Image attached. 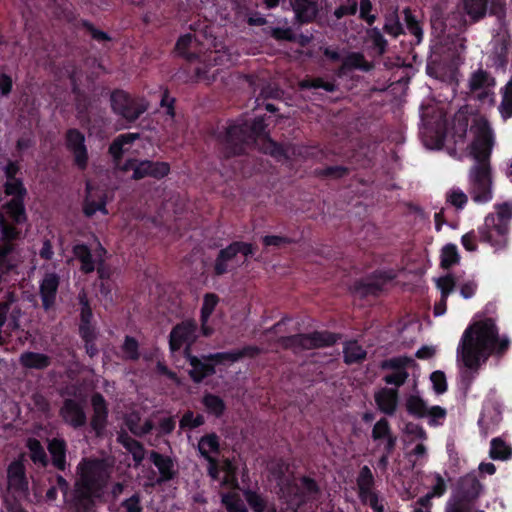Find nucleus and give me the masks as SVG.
Here are the masks:
<instances>
[{"mask_svg": "<svg viewBox=\"0 0 512 512\" xmlns=\"http://www.w3.org/2000/svg\"><path fill=\"white\" fill-rule=\"evenodd\" d=\"M109 100L112 112L125 123V128H129L148 109L145 99L119 88L111 91Z\"/></svg>", "mask_w": 512, "mask_h": 512, "instance_id": "obj_7", "label": "nucleus"}, {"mask_svg": "<svg viewBox=\"0 0 512 512\" xmlns=\"http://www.w3.org/2000/svg\"><path fill=\"white\" fill-rule=\"evenodd\" d=\"M91 404L93 408V415L90 421V426L97 436H100L107 426L108 421V406L104 396L100 393L92 395Z\"/></svg>", "mask_w": 512, "mask_h": 512, "instance_id": "obj_18", "label": "nucleus"}, {"mask_svg": "<svg viewBox=\"0 0 512 512\" xmlns=\"http://www.w3.org/2000/svg\"><path fill=\"white\" fill-rule=\"evenodd\" d=\"M489 456L493 460L507 461L512 457V446L501 437L493 438L490 442Z\"/></svg>", "mask_w": 512, "mask_h": 512, "instance_id": "obj_39", "label": "nucleus"}, {"mask_svg": "<svg viewBox=\"0 0 512 512\" xmlns=\"http://www.w3.org/2000/svg\"><path fill=\"white\" fill-rule=\"evenodd\" d=\"M17 243H0V269L9 272L16 267Z\"/></svg>", "mask_w": 512, "mask_h": 512, "instance_id": "obj_38", "label": "nucleus"}, {"mask_svg": "<svg viewBox=\"0 0 512 512\" xmlns=\"http://www.w3.org/2000/svg\"><path fill=\"white\" fill-rule=\"evenodd\" d=\"M105 481L97 461H89L81 469L69 497L65 500L70 512H96Z\"/></svg>", "mask_w": 512, "mask_h": 512, "instance_id": "obj_3", "label": "nucleus"}, {"mask_svg": "<svg viewBox=\"0 0 512 512\" xmlns=\"http://www.w3.org/2000/svg\"><path fill=\"white\" fill-rule=\"evenodd\" d=\"M78 27L85 29L91 36V38L99 43L110 42L112 40L111 36L97 29L92 22L86 19H80L78 22Z\"/></svg>", "mask_w": 512, "mask_h": 512, "instance_id": "obj_53", "label": "nucleus"}, {"mask_svg": "<svg viewBox=\"0 0 512 512\" xmlns=\"http://www.w3.org/2000/svg\"><path fill=\"white\" fill-rule=\"evenodd\" d=\"M494 84V78H492L489 73L483 69H478L473 72L469 79V88L473 92L493 86Z\"/></svg>", "mask_w": 512, "mask_h": 512, "instance_id": "obj_46", "label": "nucleus"}, {"mask_svg": "<svg viewBox=\"0 0 512 512\" xmlns=\"http://www.w3.org/2000/svg\"><path fill=\"white\" fill-rule=\"evenodd\" d=\"M406 411L415 418L427 417V404L419 395H409L405 402Z\"/></svg>", "mask_w": 512, "mask_h": 512, "instance_id": "obj_44", "label": "nucleus"}, {"mask_svg": "<svg viewBox=\"0 0 512 512\" xmlns=\"http://www.w3.org/2000/svg\"><path fill=\"white\" fill-rule=\"evenodd\" d=\"M222 470L225 472L222 485L231 489L239 488L238 467L236 463L233 460L227 458L223 461Z\"/></svg>", "mask_w": 512, "mask_h": 512, "instance_id": "obj_45", "label": "nucleus"}, {"mask_svg": "<svg viewBox=\"0 0 512 512\" xmlns=\"http://www.w3.org/2000/svg\"><path fill=\"white\" fill-rule=\"evenodd\" d=\"M447 203L456 209H463L468 202L467 195L460 188H452L446 194Z\"/></svg>", "mask_w": 512, "mask_h": 512, "instance_id": "obj_62", "label": "nucleus"}, {"mask_svg": "<svg viewBox=\"0 0 512 512\" xmlns=\"http://www.w3.org/2000/svg\"><path fill=\"white\" fill-rule=\"evenodd\" d=\"M20 363L28 369L44 370L51 365L52 359L43 353L27 351L21 354Z\"/></svg>", "mask_w": 512, "mask_h": 512, "instance_id": "obj_31", "label": "nucleus"}, {"mask_svg": "<svg viewBox=\"0 0 512 512\" xmlns=\"http://www.w3.org/2000/svg\"><path fill=\"white\" fill-rule=\"evenodd\" d=\"M198 451L204 459L212 457L210 453L218 454L220 452L218 435L216 433H209L202 436L198 442Z\"/></svg>", "mask_w": 512, "mask_h": 512, "instance_id": "obj_41", "label": "nucleus"}, {"mask_svg": "<svg viewBox=\"0 0 512 512\" xmlns=\"http://www.w3.org/2000/svg\"><path fill=\"white\" fill-rule=\"evenodd\" d=\"M3 209L12 223L22 225L28 220L25 200L10 199L3 205Z\"/></svg>", "mask_w": 512, "mask_h": 512, "instance_id": "obj_33", "label": "nucleus"}, {"mask_svg": "<svg viewBox=\"0 0 512 512\" xmlns=\"http://www.w3.org/2000/svg\"><path fill=\"white\" fill-rule=\"evenodd\" d=\"M120 508H123L125 512H143L141 492L136 491L130 497L124 499L120 503Z\"/></svg>", "mask_w": 512, "mask_h": 512, "instance_id": "obj_64", "label": "nucleus"}, {"mask_svg": "<svg viewBox=\"0 0 512 512\" xmlns=\"http://www.w3.org/2000/svg\"><path fill=\"white\" fill-rule=\"evenodd\" d=\"M261 352L260 348L255 345H246L242 349L227 352L211 353L205 356L206 360L214 363L237 362L243 357H256Z\"/></svg>", "mask_w": 512, "mask_h": 512, "instance_id": "obj_22", "label": "nucleus"}, {"mask_svg": "<svg viewBox=\"0 0 512 512\" xmlns=\"http://www.w3.org/2000/svg\"><path fill=\"white\" fill-rule=\"evenodd\" d=\"M366 42L368 43V53L373 58H381L389 50L388 40L378 27H370L366 30Z\"/></svg>", "mask_w": 512, "mask_h": 512, "instance_id": "obj_23", "label": "nucleus"}, {"mask_svg": "<svg viewBox=\"0 0 512 512\" xmlns=\"http://www.w3.org/2000/svg\"><path fill=\"white\" fill-rule=\"evenodd\" d=\"M291 4L300 24L313 22L318 14L317 4L312 0H292Z\"/></svg>", "mask_w": 512, "mask_h": 512, "instance_id": "obj_27", "label": "nucleus"}, {"mask_svg": "<svg viewBox=\"0 0 512 512\" xmlns=\"http://www.w3.org/2000/svg\"><path fill=\"white\" fill-rule=\"evenodd\" d=\"M122 351L125 354V358L131 361H137L140 358L139 343L132 336H125L124 343L122 345Z\"/></svg>", "mask_w": 512, "mask_h": 512, "instance_id": "obj_61", "label": "nucleus"}, {"mask_svg": "<svg viewBox=\"0 0 512 512\" xmlns=\"http://www.w3.org/2000/svg\"><path fill=\"white\" fill-rule=\"evenodd\" d=\"M59 285L60 276L57 273H45L39 285V295L45 311H49L55 306Z\"/></svg>", "mask_w": 512, "mask_h": 512, "instance_id": "obj_17", "label": "nucleus"}, {"mask_svg": "<svg viewBox=\"0 0 512 512\" xmlns=\"http://www.w3.org/2000/svg\"><path fill=\"white\" fill-rule=\"evenodd\" d=\"M243 496L253 512H268L271 504L267 498L257 491L246 489L243 491Z\"/></svg>", "mask_w": 512, "mask_h": 512, "instance_id": "obj_43", "label": "nucleus"}, {"mask_svg": "<svg viewBox=\"0 0 512 512\" xmlns=\"http://www.w3.org/2000/svg\"><path fill=\"white\" fill-rule=\"evenodd\" d=\"M403 14L409 33L415 37L416 44L421 43L423 40V28L421 22L416 18L409 7L404 8Z\"/></svg>", "mask_w": 512, "mask_h": 512, "instance_id": "obj_47", "label": "nucleus"}, {"mask_svg": "<svg viewBox=\"0 0 512 512\" xmlns=\"http://www.w3.org/2000/svg\"><path fill=\"white\" fill-rule=\"evenodd\" d=\"M278 342L283 348L292 349L295 352L318 349L314 331L310 333H298L290 336H282L279 338Z\"/></svg>", "mask_w": 512, "mask_h": 512, "instance_id": "obj_21", "label": "nucleus"}, {"mask_svg": "<svg viewBox=\"0 0 512 512\" xmlns=\"http://www.w3.org/2000/svg\"><path fill=\"white\" fill-rule=\"evenodd\" d=\"M301 86L306 89H323L330 93L338 90V85L334 81H325L320 77L304 80Z\"/></svg>", "mask_w": 512, "mask_h": 512, "instance_id": "obj_59", "label": "nucleus"}, {"mask_svg": "<svg viewBox=\"0 0 512 512\" xmlns=\"http://www.w3.org/2000/svg\"><path fill=\"white\" fill-rule=\"evenodd\" d=\"M502 421V412L499 405L495 402H487L483 405L478 426L481 436L484 438L494 433Z\"/></svg>", "mask_w": 512, "mask_h": 512, "instance_id": "obj_15", "label": "nucleus"}, {"mask_svg": "<svg viewBox=\"0 0 512 512\" xmlns=\"http://www.w3.org/2000/svg\"><path fill=\"white\" fill-rule=\"evenodd\" d=\"M366 358L367 351L356 340H349L344 343L343 361L345 364H361Z\"/></svg>", "mask_w": 512, "mask_h": 512, "instance_id": "obj_30", "label": "nucleus"}, {"mask_svg": "<svg viewBox=\"0 0 512 512\" xmlns=\"http://www.w3.org/2000/svg\"><path fill=\"white\" fill-rule=\"evenodd\" d=\"M149 459L159 471L158 484L169 482L177 476L178 471L172 457L152 450Z\"/></svg>", "mask_w": 512, "mask_h": 512, "instance_id": "obj_20", "label": "nucleus"}, {"mask_svg": "<svg viewBox=\"0 0 512 512\" xmlns=\"http://www.w3.org/2000/svg\"><path fill=\"white\" fill-rule=\"evenodd\" d=\"M510 346L507 336L500 337L497 325L492 320L473 322L462 334L457 348V357L468 369L462 373V385L470 389L475 374L491 355H503Z\"/></svg>", "mask_w": 512, "mask_h": 512, "instance_id": "obj_1", "label": "nucleus"}, {"mask_svg": "<svg viewBox=\"0 0 512 512\" xmlns=\"http://www.w3.org/2000/svg\"><path fill=\"white\" fill-rule=\"evenodd\" d=\"M266 127L262 117L255 118L251 124L244 122L230 125L224 137L225 156L229 158L245 154L249 146L268 135Z\"/></svg>", "mask_w": 512, "mask_h": 512, "instance_id": "obj_5", "label": "nucleus"}, {"mask_svg": "<svg viewBox=\"0 0 512 512\" xmlns=\"http://www.w3.org/2000/svg\"><path fill=\"white\" fill-rule=\"evenodd\" d=\"M254 144L258 146L261 152L272 157H283L285 155L283 147L269 135H264L263 138L259 139L258 142Z\"/></svg>", "mask_w": 512, "mask_h": 512, "instance_id": "obj_48", "label": "nucleus"}, {"mask_svg": "<svg viewBox=\"0 0 512 512\" xmlns=\"http://www.w3.org/2000/svg\"><path fill=\"white\" fill-rule=\"evenodd\" d=\"M393 270H376L366 280H358L354 283V292L361 298L367 296H379L384 286L395 279Z\"/></svg>", "mask_w": 512, "mask_h": 512, "instance_id": "obj_10", "label": "nucleus"}, {"mask_svg": "<svg viewBox=\"0 0 512 512\" xmlns=\"http://www.w3.org/2000/svg\"><path fill=\"white\" fill-rule=\"evenodd\" d=\"M7 481L9 488L15 492L25 493L29 489L26 467L22 460H13L7 467Z\"/></svg>", "mask_w": 512, "mask_h": 512, "instance_id": "obj_19", "label": "nucleus"}, {"mask_svg": "<svg viewBox=\"0 0 512 512\" xmlns=\"http://www.w3.org/2000/svg\"><path fill=\"white\" fill-rule=\"evenodd\" d=\"M19 224L12 223L7 216L0 213V240L4 243H16L21 239L22 230Z\"/></svg>", "mask_w": 512, "mask_h": 512, "instance_id": "obj_36", "label": "nucleus"}, {"mask_svg": "<svg viewBox=\"0 0 512 512\" xmlns=\"http://www.w3.org/2000/svg\"><path fill=\"white\" fill-rule=\"evenodd\" d=\"M222 503L228 512H248L244 503L235 494H224L222 496Z\"/></svg>", "mask_w": 512, "mask_h": 512, "instance_id": "obj_63", "label": "nucleus"}, {"mask_svg": "<svg viewBox=\"0 0 512 512\" xmlns=\"http://www.w3.org/2000/svg\"><path fill=\"white\" fill-rule=\"evenodd\" d=\"M198 324L194 319L183 320L173 326L169 333V350L176 353L185 344H194L197 340Z\"/></svg>", "mask_w": 512, "mask_h": 512, "instance_id": "obj_11", "label": "nucleus"}, {"mask_svg": "<svg viewBox=\"0 0 512 512\" xmlns=\"http://www.w3.org/2000/svg\"><path fill=\"white\" fill-rule=\"evenodd\" d=\"M284 495L289 507L297 511L306 504L317 501L321 495V489L315 479L304 475L297 481L287 482Z\"/></svg>", "mask_w": 512, "mask_h": 512, "instance_id": "obj_8", "label": "nucleus"}, {"mask_svg": "<svg viewBox=\"0 0 512 512\" xmlns=\"http://www.w3.org/2000/svg\"><path fill=\"white\" fill-rule=\"evenodd\" d=\"M508 43L503 40L492 54L493 64L496 68L505 69L508 64Z\"/></svg>", "mask_w": 512, "mask_h": 512, "instance_id": "obj_60", "label": "nucleus"}, {"mask_svg": "<svg viewBox=\"0 0 512 512\" xmlns=\"http://www.w3.org/2000/svg\"><path fill=\"white\" fill-rule=\"evenodd\" d=\"M484 485L475 471L461 476L448 500L445 512H472L479 497L483 494Z\"/></svg>", "mask_w": 512, "mask_h": 512, "instance_id": "obj_6", "label": "nucleus"}, {"mask_svg": "<svg viewBox=\"0 0 512 512\" xmlns=\"http://www.w3.org/2000/svg\"><path fill=\"white\" fill-rule=\"evenodd\" d=\"M26 446L29 450L31 461L41 468H47L50 461L41 442L36 438H29Z\"/></svg>", "mask_w": 512, "mask_h": 512, "instance_id": "obj_37", "label": "nucleus"}, {"mask_svg": "<svg viewBox=\"0 0 512 512\" xmlns=\"http://www.w3.org/2000/svg\"><path fill=\"white\" fill-rule=\"evenodd\" d=\"M431 28L438 36L451 35L456 31L461 30L466 21L463 16L454 12L447 17L441 9H434L431 18Z\"/></svg>", "mask_w": 512, "mask_h": 512, "instance_id": "obj_14", "label": "nucleus"}, {"mask_svg": "<svg viewBox=\"0 0 512 512\" xmlns=\"http://www.w3.org/2000/svg\"><path fill=\"white\" fill-rule=\"evenodd\" d=\"M139 138V133L120 134L109 145L108 153L114 161L119 162L125 153L124 146L133 144Z\"/></svg>", "mask_w": 512, "mask_h": 512, "instance_id": "obj_29", "label": "nucleus"}, {"mask_svg": "<svg viewBox=\"0 0 512 512\" xmlns=\"http://www.w3.org/2000/svg\"><path fill=\"white\" fill-rule=\"evenodd\" d=\"M219 303V297L215 293H206L203 297V303L200 310V321L207 323L213 314L217 304Z\"/></svg>", "mask_w": 512, "mask_h": 512, "instance_id": "obj_51", "label": "nucleus"}, {"mask_svg": "<svg viewBox=\"0 0 512 512\" xmlns=\"http://www.w3.org/2000/svg\"><path fill=\"white\" fill-rule=\"evenodd\" d=\"M236 258L231 243L219 250L213 264V275L220 277L230 271V262Z\"/></svg>", "mask_w": 512, "mask_h": 512, "instance_id": "obj_32", "label": "nucleus"}, {"mask_svg": "<svg viewBox=\"0 0 512 512\" xmlns=\"http://www.w3.org/2000/svg\"><path fill=\"white\" fill-rule=\"evenodd\" d=\"M489 0H466L465 8L468 15L475 21L485 16Z\"/></svg>", "mask_w": 512, "mask_h": 512, "instance_id": "obj_52", "label": "nucleus"}, {"mask_svg": "<svg viewBox=\"0 0 512 512\" xmlns=\"http://www.w3.org/2000/svg\"><path fill=\"white\" fill-rule=\"evenodd\" d=\"M47 450L51 457L52 466L59 471H65L67 467L66 441L60 437L48 439Z\"/></svg>", "mask_w": 512, "mask_h": 512, "instance_id": "obj_25", "label": "nucleus"}, {"mask_svg": "<svg viewBox=\"0 0 512 512\" xmlns=\"http://www.w3.org/2000/svg\"><path fill=\"white\" fill-rule=\"evenodd\" d=\"M124 171L132 170L131 178L141 180L150 177L156 180L165 178L171 170L170 164L164 161L139 160L136 158L127 159L123 166Z\"/></svg>", "mask_w": 512, "mask_h": 512, "instance_id": "obj_9", "label": "nucleus"}, {"mask_svg": "<svg viewBox=\"0 0 512 512\" xmlns=\"http://www.w3.org/2000/svg\"><path fill=\"white\" fill-rule=\"evenodd\" d=\"M474 139L469 145L474 164L468 172V192L477 204H485L493 199V176L490 163L494 146L492 128L485 118L475 121L471 127Z\"/></svg>", "mask_w": 512, "mask_h": 512, "instance_id": "obj_2", "label": "nucleus"}, {"mask_svg": "<svg viewBox=\"0 0 512 512\" xmlns=\"http://www.w3.org/2000/svg\"><path fill=\"white\" fill-rule=\"evenodd\" d=\"M316 337L317 348H326L335 345L342 337L339 333H334L328 330L314 331Z\"/></svg>", "mask_w": 512, "mask_h": 512, "instance_id": "obj_58", "label": "nucleus"}, {"mask_svg": "<svg viewBox=\"0 0 512 512\" xmlns=\"http://www.w3.org/2000/svg\"><path fill=\"white\" fill-rule=\"evenodd\" d=\"M349 169L342 165L327 166L325 168H317L315 170L316 176L320 178L340 179L348 175Z\"/></svg>", "mask_w": 512, "mask_h": 512, "instance_id": "obj_57", "label": "nucleus"}, {"mask_svg": "<svg viewBox=\"0 0 512 512\" xmlns=\"http://www.w3.org/2000/svg\"><path fill=\"white\" fill-rule=\"evenodd\" d=\"M496 213H489L484 223L477 228L479 241L489 244L494 251L507 247L509 240L512 205L504 202L495 205Z\"/></svg>", "mask_w": 512, "mask_h": 512, "instance_id": "obj_4", "label": "nucleus"}, {"mask_svg": "<svg viewBox=\"0 0 512 512\" xmlns=\"http://www.w3.org/2000/svg\"><path fill=\"white\" fill-rule=\"evenodd\" d=\"M65 145L67 150L73 154L75 166L81 171L86 170L89 155L85 144V135L77 128H69L65 133Z\"/></svg>", "mask_w": 512, "mask_h": 512, "instance_id": "obj_13", "label": "nucleus"}, {"mask_svg": "<svg viewBox=\"0 0 512 512\" xmlns=\"http://www.w3.org/2000/svg\"><path fill=\"white\" fill-rule=\"evenodd\" d=\"M59 414L63 421L73 429H80L87 424V416L83 406L74 399H65Z\"/></svg>", "mask_w": 512, "mask_h": 512, "instance_id": "obj_16", "label": "nucleus"}, {"mask_svg": "<svg viewBox=\"0 0 512 512\" xmlns=\"http://www.w3.org/2000/svg\"><path fill=\"white\" fill-rule=\"evenodd\" d=\"M356 485L359 499H363L375 491V477L369 466L364 465L360 468L356 478Z\"/></svg>", "mask_w": 512, "mask_h": 512, "instance_id": "obj_28", "label": "nucleus"}, {"mask_svg": "<svg viewBox=\"0 0 512 512\" xmlns=\"http://www.w3.org/2000/svg\"><path fill=\"white\" fill-rule=\"evenodd\" d=\"M205 356L203 355L202 359L199 357H191L190 359L192 368L188 371V375L196 384H200L207 377L214 375L216 373L215 365L219 364L206 360Z\"/></svg>", "mask_w": 512, "mask_h": 512, "instance_id": "obj_24", "label": "nucleus"}, {"mask_svg": "<svg viewBox=\"0 0 512 512\" xmlns=\"http://www.w3.org/2000/svg\"><path fill=\"white\" fill-rule=\"evenodd\" d=\"M343 60L345 61V67H349L351 71L370 72L374 69V64L367 61L362 52H349Z\"/></svg>", "mask_w": 512, "mask_h": 512, "instance_id": "obj_42", "label": "nucleus"}, {"mask_svg": "<svg viewBox=\"0 0 512 512\" xmlns=\"http://www.w3.org/2000/svg\"><path fill=\"white\" fill-rule=\"evenodd\" d=\"M72 252L75 258L80 261V270L84 274H90L95 270V260L88 245L84 243L76 244L73 246Z\"/></svg>", "mask_w": 512, "mask_h": 512, "instance_id": "obj_34", "label": "nucleus"}, {"mask_svg": "<svg viewBox=\"0 0 512 512\" xmlns=\"http://www.w3.org/2000/svg\"><path fill=\"white\" fill-rule=\"evenodd\" d=\"M411 362L412 359L407 356H397L382 360L379 363V368L382 371H393L383 377L384 382L388 385H394L395 387L402 386L409 377L406 368Z\"/></svg>", "mask_w": 512, "mask_h": 512, "instance_id": "obj_12", "label": "nucleus"}, {"mask_svg": "<svg viewBox=\"0 0 512 512\" xmlns=\"http://www.w3.org/2000/svg\"><path fill=\"white\" fill-rule=\"evenodd\" d=\"M460 255L455 244H446L441 250L440 266L443 269H450L452 266L458 264Z\"/></svg>", "mask_w": 512, "mask_h": 512, "instance_id": "obj_49", "label": "nucleus"}, {"mask_svg": "<svg viewBox=\"0 0 512 512\" xmlns=\"http://www.w3.org/2000/svg\"><path fill=\"white\" fill-rule=\"evenodd\" d=\"M202 404L206 411L216 418H220L226 411V404L224 400L213 393H205L202 397Z\"/></svg>", "mask_w": 512, "mask_h": 512, "instance_id": "obj_40", "label": "nucleus"}, {"mask_svg": "<svg viewBox=\"0 0 512 512\" xmlns=\"http://www.w3.org/2000/svg\"><path fill=\"white\" fill-rule=\"evenodd\" d=\"M398 390L392 388H381L374 395L378 409L389 416L395 414L398 405Z\"/></svg>", "mask_w": 512, "mask_h": 512, "instance_id": "obj_26", "label": "nucleus"}, {"mask_svg": "<svg viewBox=\"0 0 512 512\" xmlns=\"http://www.w3.org/2000/svg\"><path fill=\"white\" fill-rule=\"evenodd\" d=\"M205 423V418L202 414L194 415L193 411L187 410L180 419L179 426L182 430H193L202 426Z\"/></svg>", "mask_w": 512, "mask_h": 512, "instance_id": "obj_56", "label": "nucleus"}, {"mask_svg": "<svg viewBox=\"0 0 512 512\" xmlns=\"http://www.w3.org/2000/svg\"><path fill=\"white\" fill-rule=\"evenodd\" d=\"M381 30L392 39H397L405 34V28L401 23L397 9L384 15V24Z\"/></svg>", "mask_w": 512, "mask_h": 512, "instance_id": "obj_35", "label": "nucleus"}, {"mask_svg": "<svg viewBox=\"0 0 512 512\" xmlns=\"http://www.w3.org/2000/svg\"><path fill=\"white\" fill-rule=\"evenodd\" d=\"M3 187L4 193L7 196H12L11 199L25 200L27 196V189L22 178L6 181Z\"/></svg>", "mask_w": 512, "mask_h": 512, "instance_id": "obj_50", "label": "nucleus"}, {"mask_svg": "<svg viewBox=\"0 0 512 512\" xmlns=\"http://www.w3.org/2000/svg\"><path fill=\"white\" fill-rule=\"evenodd\" d=\"M79 336L81 337L82 341L84 342V348L87 353V355L90 358H93L98 355L99 349L96 345V340L98 337L97 330H91V331H85L79 332Z\"/></svg>", "mask_w": 512, "mask_h": 512, "instance_id": "obj_54", "label": "nucleus"}, {"mask_svg": "<svg viewBox=\"0 0 512 512\" xmlns=\"http://www.w3.org/2000/svg\"><path fill=\"white\" fill-rule=\"evenodd\" d=\"M393 431L391 429V425L389 421L383 417L380 418L373 426L371 437L373 441H380L388 438L393 435Z\"/></svg>", "mask_w": 512, "mask_h": 512, "instance_id": "obj_55", "label": "nucleus"}]
</instances>
